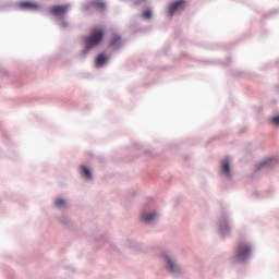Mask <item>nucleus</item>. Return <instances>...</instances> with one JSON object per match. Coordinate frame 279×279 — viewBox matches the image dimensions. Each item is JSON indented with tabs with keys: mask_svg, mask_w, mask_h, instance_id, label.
I'll return each instance as SVG.
<instances>
[{
	"mask_svg": "<svg viewBox=\"0 0 279 279\" xmlns=\"http://www.w3.org/2000/svg\"><path fill=\"white\" fill-rule=\"evenodd\" d=\"M270 122L275 125H279V116H275L270 119Z\"/></svg>",
	"mask_w": 279,
	"mask_h": 279,
	"instance_id": "dca6fc26",
	"label": "nucleus"
},
{
	"mask_svg": "<svg viewBox=\"0 0 279 279\" xmlns=\"http://www.w3.org/2000/svg\"><path fill=\"white\" fill-rule=\"evenodd\" d=\"M69 8L70 5L69 4H64V5H53L51 7V13L54 15V16H60V15H64L65 13L69 12Z\"/></svg>",
	"mask_w": 279,
	"mask_h": 279,
	"instance_id": "20e7f679",
	"label": "nucleus"
},
{
	"mask_svg": "<svg viewBox=\"0 0 279 279\" xmlns=\"http://www.w3.org/2000/svg\"><path fill=\"white\" fill-rule=\"evenodd\" d=\"M222 173L227 178H230V159H225L222 162Z\"/></svg>",
	"mask_w": 279,
	"mask_h": 279,
	"instance_id": "1a4fd4ad",
	"label": "nucleus"
},
{
	"mask_svg": "<svg viewBox=\"0 0 279 279\" xmlns=\"http://www.w3.org/2000/svg\"><path fill=\"white\" fill-rule=\"evenodd\" d=\"M111 47H117V45H121V36L113 35L110 41Z\"/></svg>",
	"mask_w": 279,
	"mask_h": 279,
	"instance_id": "ddd939ff",
	"label": "nucleus"
},
{
	"mask_svg": "<svg viewBox=\"0 0 279 279\" xmlns=\"http://www.w3.org/2000/svg\"><path fill=\"white\" fill-rule=\"evenodd\" d=\"M252 254V246L247 243H241L238 245V250L235 253L236 260H240V263H243V260H247L250 258V255Z\"/></svg>",
	"mask_w": 279,
	"mask_h": 279,
	"instance_id": "f03ea898",
	"label": "nucleus"
},
{
	"mask_svg": "<svg viewBox=\"0 0 279 279\" xmlns=\"http://www.w3.org/2000/svg\"><path fill=\"white\" fill-rule=\"evenodd\" d=\"M271 162H274V159L267 158L263 160L258 166H257V171H260V169H265V167H271Z\"/></svg>",
	"mask_w": 279,
	"mask_h": 279,
	"instance_id": "9d476101",
	"label": "nucleus"
},
{
	"mask_svg": "<svg viewBox=\"0 0 279 279\" xmlns=\"http://www.w3.org/2000/svg\"><path fill=\"white\" fill-rule=\"evenodd\" d=\"M65 204H66V202H64L63 198H58V199H56V202H54V206H56L57 208H62V206H64Z\"/></svg>",
	"mask_w": 279,
	"mask_h": 279,
	"instance_id": "4468645a",
	"label": "nucleus"
},
{
	"mask_svg": "<svg viewBox=\"0 0 279 279\" xmlns=\"http://www.w3.org/2000/svg\"><path fill=\"white\" fill-rule=\"evenodd\" d=\"M153 13L151 10H146L143 12V19H151Z\"/></svg>",
	"mask_w": 279,
	"mask_h": 279,
	"instance_id": "2eb2a0df",
	"label": "nucleus"
},
{
	"mask_svg": "<svg viewBox=\"0 0 279 279\" xmlns=\"http://www.w3.org/2000/svg\"><path fill=\"white\" fill-rule=\"evenodd\" d=\"M158 215L156 214H143L142 215V221H145V223H149V221H154Z\"/></svg>",
	"mask_w": 279,
	"mask_h": 279,
	"instance_id": "9b49d317",
	"label": "nucleus"
},
{
	"mask_svg": "<svg viewBox=\"0 0 279 279\" xmlns=\"http://www.w3.org/2000/svg\"><path fill=\"white\" fill-rule=\"evenodd\" d=\"M81 169H82V173H83L84 178H86V180H93V173L90 172V170L88 168H86L85 166H82Z\"/></svg>",
	"mask_w": 279,
	"mask_h": 279,
	"instance_id": "f8f14e48",
	"label": "nucleus"
},
{
	"mask_svg": "<svg viewBox=\"0 0 279 279\" xmlns=\"http://www.w3.org/2000/svg\"><path fill=\"white\" fill-rule=\"evenodd\" d=\"M92 5H94V8L100 12L106 10V2H104V0H93Z\"/></svg>",
	"mask_w": 279,
	"mask_h": 279,
	"instance_id": "6e6552de",
	"label": "nucleus"
},
{
	"mask_svg": "<svg viewBox=\"0 0 279 279\" xmlns=\"http://www.w3.org/2000/svg\"><path fill=\"white\" fill-rule=\"evenodd\" d=\"M106 62H108V56L100 53L96 58L95 64H96V66H104V64H106Z\"/></svg>",
	"mask_w": 279,
	"mask_h": 279,
	"instance_id": "0eeeda50",
	"label": "nucleus"
},
{
	"mask_svg": "<svg viewBox=\"0 0 279 279\" xmlns=\"http://www.w3.org/2000/svg\"><path fill=\"white\" fill-rule=\"evenodd\" d=\"M166 260L170 267V271H173L174 274H178V271H180V267H178V264H175V262H173V259H171V257L166 255Z\"/></svg>",
	"mask_w": 279,
	"mask_h": 279,
	"instance_id": "423d86ee",
	"label": "nucleus"
},
{
	"mask_svg": "<svg viewBox=\"0 0 279 279\" xmlns=\"http://www.w3.org/2000/svg\"><path fill=\"white\" fill-rule=\"evenodd\" d=\"M19 8L22 10H38L40 7L37 3L24 1L19 3Z\"/></svg>",
	"mask_w": 279,
	"mask_h": 279,
	"instance_id": "39448f33",
	"label": "nucleus"
},
{
	"mask_svg": "<svg viewBox=\"0 0 279 279\" xmlns=\"http://www.w3.org/2000/svg\"><path fill=\"white\" fill-rule=\"evenodd\" d=\"M185 5H186L185 0H177L173 3H171L169 7L170 16H173L175 14V12H178V10L184 9Z\"/></svg>",
	"mask_w": 279,
	"mask_h": 279,
	"instance_id": "7ed1b4c3",
	"label": "nucleus"
},
{
	"mask_svg": "<svg viewBox=\"0 0 279 279\" xmlns=\"http://www.w3.org/2000/svg\"><path fill=\"white\" fill-rule=\"evenodd\" d=\"M104 36H106L104 29L99 27L93 28L89 35L85 38V49L83 50V53H87L88 51H90V49H93V47L101 45Z\"/></svg>",
	"mask_w": 279,
	"mask_h": 279,
	"instance_id": "f257e3e1",
	"label": "nucleus"
}]
</instances>
